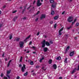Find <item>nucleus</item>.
<instances>
[{"mask_svg": "<svg viewBox=\"0 0 79 79\" xmlns=\"http://www.w3.org/2000/svg\"><path fill=\"white\" fill-rule=\"evenodd\" d=\"M22 72L23 73L25 71V70L26 69V65L25 64H23V66L21 68Z\"/></svg>", "mask_w": 79, "mask_h": 79, "instance_id": "1", "label": "nucleus"}, {"mask_svg": "<svg viewBox=\"0 0 79 79\" xmlns=\"http://www.w3.org/2000/svg\"><path fill=\"white\" fill-rule=\"evenodd\" d=\"M42 5V3L40 2V0H38L37 3V5L38 6H40Z\"/></svg>", "mask_w": 79, "mask_h": 79, "instance_id": "2", "label": "nucleus"}, {"mask_svg": "<svg viewBox=\"0 0 79 79\" xmlns=\"http://www.w3.org/2000/svg\"><path fill=\"white\" fill-rule=\"evenodd\" d=\"M73 17H69L68 19V21L69 23H71V22H72L73 21Z\"/></svg>", "mask_w": 79, "mask_h": 79, "instance_id": "3", "label": "nucleus"}, {"mask_svg": "<svg viewBox=\"0 0 79 79\" xmlns=\"http://www.w3.org/2000/svg\"><path fill=\"white\" fill-rule=\"evenodd\" d=\"M42 48H44V47H45V40H44L42 42Z\"/></svg>", "mask_w": 79, "mask_h": 79, "instance_id": "4", "label": "nucleus"}, {"mask_svg": "<svg viewBox=\"0 0 79 79\" xmlns=\"http://www.w3.org/2000/svg\"><path fill=\"white\" fill-rule=\"evenodd\" d=\"M24 43L23 41H20L19 43V45L20 46V47L21 48H22L23 47V45H24Z\"/></svg>", "mask_w": 79, "mask_h": 79, "instance_id": "5", "label": "nucleus"}, {"mask_svg": "<svg viewBox=\"0 0 79 79\" xmlns=\"http://www.w3.org/2000/svg\"><path fill=\"white\" fill-rule=\"evenodd\" d=\"M45 15L44 14H42L40 17V19H43V18H45Z\"/></svg>", "mask_w": 79, "mask_h": 79, "instance_id": "6", "label": "nucleus"}, {"mask_svg": "<svg viewBox=\"0 0 79 79\" xmlns=\"http://www.w3.org/2000/svg\"><path fill=\"white\" fill-rule=\"evenodd\" d=\"M56 3H54L52 4V8H55L56 7Z\"/></svg>", "mask_w": 79, "mask_h": 79, "instance_id": "7", "label": "nucleus"}, {"mask_svg": "<svg viewBox=\"0 0 79 79\" xmlns=\"http://www.w3.org/2000/svg\"><path fill=\"white\" fill-rule=\"evenodd\" d=\"M69 46H68L67 48L65 50V53H67V52H68V50H69Z\"/></svg>", "mask_w": 79, "mask_h": 79, "instance_id": "8", "label": "nucleus"}, {"mask_svg": "<svg viewBox=\"0 0 79 79\" xmlns=\"http://www.w3.org/2000/svg\"><path fill=\"white\" fill-rule=\"evenodd\" d=\"M31 37V35H29V36H28L26 39L24 40V42L26 43L27 42V40L29 39Z\"/></svg>", "mask_w": 79, "mask_h": 79, "instance_id": "9", "label": "nucleus"}, {"mask_svg": "<svg viewBox=\"0 0 79 79\" xmlns=\"http://www.w3.org/2000/svg\"><path fill=\"white\" fill-rule=\"evenodd\" d=\"M74 51L71 52L70 54V56H73V55H74Z\"/></svg>", "mask_w": 79, "mask_h": 79, "instance_id": "10", "label": "nucleus"}, {"mask_svg": "<svg viewBox=\"0 0 79 79\" xmlns=\"http://www.w3.org/2000/svg\"><path fill=\"white\" fill-rule=\"evenodd\" d=\"M48 50V48H44V52H47Z\"/></svg>", "mask_w": 79, "mask_h": 79, "instance_id": "11", "label": "nucleus"}, {"mask_svg": "<svg viewBox=\"0 0 79 79\" xmlns=\"http://www.w3.org/2000/svg\"><path fill=\"white\" fill-rule=\"evenodd\" d=\"M53 68L54 69H56V68H57V67L56 66V64H54L53 65Z\"/></svg>", "mask_w": 79, "mask_h": 79, "instance_id": "12", "label": "nucleus"}, {"mask_svg": "<svg viewBox=\"0 0 79 79\" xmlns=\"http://www.w3.org/2000/svg\"><path fill=\"white\" fill-rule=\"evenodd\" d=\"M45 44L46 45H47V46H50V43H48V42H46Z\"/></svg>", "mask_w": 79, "mask_h": 79, "instance_id": "13", "label": "nucleus"}, {"mask_svg": "<svg viewBox=\"0 0 79 79\" xmlns=\"http://www.w3.org/2000/svg\"><path fill=\"white\" fill-rule=\"evenodd\" d=\"M58 18H59V16H56L54 17V19L55 20H56V19H57Z\"/></svg>", "mask_w": 79, "mask_h": 79, "instance_id": "14", "label": "nucleus"}, {"mask_svg": "<svg viewBox=\"0 0 79 79\" xmlns=\"http://www.w3.org/2000/svg\"><path fill=\"white\" fill-rule=\"evenodd\" d=\"M56 60H61V57L59 56L56 58Z\"/></svg>", "mask_w": 79, "mask_h": 79, "instance_id": "15", "label": "nucleus"}, {"mask_svg": "<svg viewBox=\"0 0 79 79\" xmlns=\"http://www.w3.org/2000/svg\"><path fill=\"white\" fill-rule=\"evenodd\" d=\"M48 63L49 64H52V60L50 59L48 61Z\"/></svg>", "mask_w": 79, "mask_h": 79, "instance_id": "16", "label": "nucleus"}, {"mask_svg": "<svg viewBox=\"0 0 79 79\" xmlns=\"http://www.w3.org/2000/svg\"><path fill=\"white\" fill-rule=\"evenodd\" d=\"M76 72V69H74L72 72L71 73V74H74V73Z\"/></svg>", "mask_w": 79, "mask_h": 79, "instance_id": "17", "label": "nucleus"}, {"mask_svg": "<svg viewBox=\"0 0 79 79\" xmlns=\"http://www.w3.org/2000/svg\"><path fill=\"white\" fill-rule=\"evenodd\" d=\"M28 74V72H27L26 73L24 74L23 75L24 76H26Z\"/></svg>", "mask_w": 79, "mask_h": 79, "instance_id": "18", "label": "nucleus"}, {"mask_svg": "<svg viewBox=\"0 0 79 79\" xmlns=\"http://www.w3.org/2000/svg\"><path fill=\"white\" fill-rule=\"evenodd\" d=\"M51 14L52 15H55V12L53 11H52Z\"/></svg>", "mask_w": 79, "mask_h": 79, "instance_id": "19", "label": "nucleus"}, {"mask_svg": "<svg viewBox=\"0 0 79 79\" xmlns=\"http://www.w3.org/2000/svg\"><path fill=\"white\" fill-rule=\"evenodd\" d=\"M44 57H43L40 60V63H41L42 62V60H44Z\"/></svg>", "mask_w": 79, "mask_h": 79, "instance_id": "20", "label": "nucleus"}, {"mask_svg": "<svg viewBox=\"0 0 79 79\" xmlns=\"http://www.w3.org/2000/svg\"><path fill=\"white\" fill-rule=\"evenodd\" d=\"M18 18V16H15V17H14V18L13 19V21H15V20H16V19Z\"/></svg>", "mask_w": 79, "mask_h": 79, "instance_id": "21", "label": "nucleus"}, {"mask_svg": "<svg viewBox=\"0 0 79 79\" xmlns=\"http://www.w3.org/2000/svg\"><path fill=\"white\" fill-rule=\"evenodd\" d=\"M10 62H11V60H10V61L9 62V63L8 64V65H7V67H8V66H10Z\"/></svg>", "mask_w": 79, "mask_h": 79, "instance_id": "22", "label": "nucleus"}, {"mask_svg": "<svg viewBox=\"0 0 79 79\" xmlns=\"http://www.w3.org/2000/svg\"><path fill=\"white\" fill-rule=\"evenodd\" d=\"M50 2L51 3H54V0H50Z\"/></svg>", "mask_w": 79, "mask_h": 79, "instance_id": "23", "label": "nucleus"}, {"mask_svg": "<svg viewBox=\"0 0 79 79\" xmlns=\"http://www.w3.org/2000/svg\"><path fill=\"white\" fill-rule=\"evenodd\" d=\"M10 73H11V71H7V75H8L9 74H10Z\"/></svg>", "mask_w": 79, "mask_h": 79, "instance_id": "24", "label": "nucleus"}, {"mask_svg": "<svg viewBox=\"0 0 79 79\" xmlns=\"http://www.w3.org/2000/svg\"><path fill=\"white\" fill-rule=\"evenodd\" d=\"M19 40H20V38H17V39H16V41L17 42H18L19 41Z\"/></svg>", "mask_w": 79, "mask_h": 79, "instance_id": "25", "label": "nucleus"}, {"mask_svg": "<svg viewBox=\"0 0 79 79\" xmlns=\"http://www.w3.org/2000/svg\"><path fill=\"white\" fill-rule=\"evenodd\" d=\"M67 61H67V58H65V59L64 60V63H67Z\"/></svg>", "mask_w": 79, "mask_h": 79, "instance_id": "26", "label": "nucleus"}, {"mask_svg": "<svg viewBox=\"0 0 79 79\" xmlns=\"http://www.w3.org/2000/svg\"><path fill=\"white\" fill-rule=\"evenodd\" d=\"M65 38L66 39H68V35H65Z\"/></svg>", "mask_w": 79, "mask_h": 79, "instance_id": "27", "label": "nucleus"}, {"mask_svg": "<svg viewBox=\"0 0 79 79\" xmlns=\"http://www.w3.org/2000/svg\"><path fill=\"white\" fill-rule=\"evenodd\" d=\"M56 25H57V24L56 23H55L54 24V27L55 29H56Z\"/></svg>", "mask_w": 79, "mask_h": 79, "instance_id": "28", "label": "nucleus"}, {"mask_svg": "<svg viewBox=\"0 0 79 79\" xmlns=\"http://www.w3.org/2000/svg\"><path fill=\"white\" fill-rule=\"evenodd\" d=\"M63 29H64V27H63L62 28H61L60 30L59 31H60V32H61L62 31H63Z\"/></svg>", "mask_w": 79, "mask_h": 79, "instance_id": "29", "label": "nucleus"}, {"mask_svg": "<svg viewBox=\"0 0 79 79\" xmlns=\"http://www.w3.org/2000/svg\"><path fill=\"white\" fill-rule=\"evenodd\" d=\"M22 60H23V57L21 56L20 58V62H22Z\"/></svg>", "mask_w": 79, "mask_h": 79, "instance_id": "30", "label": "nucleus"}, {"mask_svg": "<svg viewBox=\"0 0 79 79\" xmlns=\"http://www.w3.org/2000/svg\"><path fill=\"white\" fill-rule=\"evenodd\" d=\"M6 76H7L9 79H10V77L8 75H6Z\"/></svg>", "mask_w": 79, "mask_h": 79, "instance_id": "31", "label": "nucleus"}, {"mask_svg": "<svg viewBox=\"0 0 79 79\" xmlns=\"http://www.w3.org/2000/svg\"><path fill=\"white\" fill-rule=\"evenodd\" d=\"M79 25V23H76V26H78Z\"/></svg>", "mask_w": 79, "mask_h": 79, "instance_id": "32", "label": "nucleus"}, {"mask_svg": "<svg viewBox=\"0 0 79 79\" xmlns=\"http://www.w3.org/2000/svg\"><path fill=\"white\" fill-rule=\"evenodd\" d=\"M13 38V37L12 36V35H10V39H11L12 38Z\"/></svg>", "mask_w": 79, "mask_h": 79, "instance_id": "33", "label": "nucleus"}, {"mask_svg": "<svg viewBox=\"0 0 79 79\" xmlns=\"http://www.w3.org/2000/svg\"><path fill=\"white\" fill-rule=\"evenodd\" d=\"M16 12H17V10H15L14 11L12 12L13 13H16Z\"/></svg>", "mask_w": 79, "mask_h": 79, "instance_id": "34", "label": "nucleus"}, {"mask_svg": "<svg viewBox=\"0 0 79 79\" xmlns=\"http://www.w3.org/2000/svg\"><path fill=\"white\" fill-rule=\"evenodd\" d=\"M3 76H4V74H3V73H1V76L2 77H3Z\"/></svg>", "mask_w": 79, "mask_h": 79, "instance_id": "35", "label": "nucleus"}, {"mask_svg": "<svg viewBox=\"0 0 79 79\" xmlns=\"http://www.w3.org/2000/svg\"><path fill=\"white\" fill-rule=\"evenodd\" d=\"M59 35H61V31H59Z\"/></svg>", "mask_w": 79, "mask_h": 79, "instance_id": "36", "label": "nucleus"}, {"mask_svg": "<svg viewBox=\"0 0 79 79\" xmlns=\"http://www.w3.org/2000/svg\"><path fill=\"white\" fill-rule=\"evenodd\" d=\"M33 61H31L30 62V64H31V65H33Z\"/></svg>", "mask_w": 79, "mask_h": 79, "instance_id": "37", "label": "nucleus"}, {"mask_svg": "<svg viewBox=\"0 0 79 79\" xmlns=\"http://www.w3.org/2000/svg\"><path fill=\"white\" fill-rule=\"evenodd\" d=\"M25 11V9H23V10L22 11V13L23 14V13H24Z\"/></svg>", "mask_w": 79, "mask_h": 79, "instance_id": "38", "label": "nucleus"}, {"mask_svg": "<svg viewBox=\"0 0 79 79\" xmlns=\"http://www.w3.org/2000/svg\"><path fill=\"white\" fill-rule=\"evenodd\" d=\"M49 42L51 44H53V42H52V41H50Z\"/></svg>", "mask_w": 79, "mask_h": 79, "instance_id": "39", "label": "nucleus"}, {"mask_svg": "<svg viewBox=\"0 0 79 79\" xmlns=\"http://www.w3.org/2000/svg\"><path fill=\"white\" fill-rule=\"evenodd\" d=\"M71 27H72L71 26H70V27L67 28V29H71Z\"/></svg>", "mask_w": 79, "mask_h": 79, "instance_id": "40", "label": "nucleus"}, {"mask_svg": "<svg viewBox=\"0 0 79 79\" xmlns=\"http://www.w3.org/2000/svg\"><path fill=\"white\" fill-rule=\"evenodd\" d=\"M2 27V24L0 23V29Z\"/></svg>", "mask_w": 79, "mask_h": 79, "instance_id": "41", "label": "nucleus"}, {"mask_svg": "<svg viewBox=\"0 0 79 79\" xmlns=\"http://www.w3.org/2000/svg\"><path fill=\"white\" fill-rule=\"evenodd\" d=\"M4 79H8V78L7 77H4Z\"/></svg>", "mask_w": 79, "mask_h": 79, "instance_id": "42", "label": "nucleus"}, {"mask_svg": "<svg viewBox=\"0 0 79 79\" xmlns=\"http://www.w3.org/2000/svg\"><path fill=\"white\" fill-rule=\"evenodd\" d=\"M77 71H79V64L78 65V68L77 69Z\"/></svg>", "mask_w": 79, "mask_h": 79, "instance_id": "43", "label": "nucleus"}, {"mask_svg": "<svg viewBox=\"0 0 79 79\" xmlns=\"http://www.w3.org/2000/svg\"><path fill=\"white\" fill-rule=\"evenodd\" d=\"M40 33V32H38L37 34V35L38 36L39 35V34Z\"/></svg>", "mask_w": 79, "mask_h": 79, "instance_id": "44", "label": "nucleus"}, {"mask_svg": "<svg viewBox=\"0 0 79 79\" xmlns=\"http://www.w3.org/2000/svg\"><path fill=\"white\" fill-rule=\"evenodd\" d=\"M38 19H39V18H37L35 19V21L37 22V21H38Z\"/></svg>", "mask_w": 79, "mask_h": 79, "instance_id": "45", "label": "nucleus"}, {"mask_svg": "<svg viewBox=\"0 0 79 79\" xmlns=\"http://www.w3.org/2000/svg\"><path fill=\"white\" fill-rule=\"evenodd\" d=\"M6 8V5H5L3 6V8Z\"/></svg>", "mask_w": 79, "mask_h": 79, "instance_id": "46", "label": "nucleus"}, {"mask_svg": "<svg viewBox=\"0 0 79 79\" xmlns=\"http://www.w3.org/2000/svg\"><path fill=\"white\" fill-rule=\"evenodd\" d=\"M50 24H53V21H51L50 22Z\"/></svg>", "mask_w": 79, "mask_h": 79, "instance_id": "47", "label": "nucleus"}, {"mask_svg": "<svg viewBox=\"0 0 79 79\" xmlns=\"http://www.w3.org/2000/svg\"><path fill=\"white\" fill-rule=\"evenodd\" d=\"M22 66V65H21V64H19V67H21Z\"/></svg>", "mask_w": 79, "mask_h": 79, "instance_id": "48", "label": "nucleus"}, {"mask_svg": "<svg viewBox=\"0 0 79 79\" xmlns=\"http://www.w3.org/2000/svg\"><path fill=\"white\" fill-rule=\"evenodd\" d=\"M64 13H65V11H64L62 13V15H64Z\"/></svg>", "mask_w": 79, "mask_h": 79, "instance_id": "49", "label": "nucleus"}, {"mask_svg": "<svg viewBox=\"0 0 79 79\" xmlns=\"http://www.w3.org/2000/svg\"><path fill=\"white\" fill-rule=\"evenodd\" d=\"M39 68V66H36V69H37V68Z\"/></svg>", "mask_w": 79, "mask_h": 79, "instance_id": "50", "label": "nucleus"}, {"mask_svg": "<svg viewBox=\"0 0 79 79\" xmlns=\"http://www.w3.org/2000/svg\"><path fill=\"white\" fill-rule=\"evenodd\" d=\"M32 44V41H30L29 43V45H31Z\"/></svg>", "mask_w": 79, "mask_h": 79, "instance_id": "51", "label": "nucleus"}, {"mask_svg": "<svg viewBox=\"0 0 79 79\" xmlns=\"http://www.w3.org/2000/svg\"><path fill=\"white\" fill-rule=\"evenodd\" d=\"M5 55V54L4 53H3L2 55V57H4V55Z\"/></svg>", "mask_w": 79, "mask_h": 79, "instance_id": "52", "label": "nucleus"}, {"mask_svg": "<svg viewBox=\"0 0 79 79\" xmlns=\"http://www.w3.org/2000/svg\"><path fill=\"white\" fill-rule=\"evenodd\" d=\"M33 76H35L36 75L35 74V73H33Z\"/></svg>", "mask_w": 79, "mask_h": 79, "instance_id": "53", "label": "nucleus"}, {"mask_svg": "<svg viewBox=\"0 0 79 79\" xmlns=\"http://www.w3.org/2000/svg\"><path fill=\"white\" fill-rule=\"evenodd\" d=\"M23 19L25 20V19H26V17H24L23 18Z\"/></svg>", "mask_w": 79, "mask_h": 79, "instance_id": "54", "label": "nucleus"}, {"mask_svg": "<svg viewBox=\"0 0 79 79\" xmlns=\"http://www.w3.org/2000/svg\"><path fill=\"white\" fill-rule=\"evenodd\" d=\"M31 6H30L28 8H27V10H29V8H30V7H31Z\"/></svg>", "mask_w": 79, "mask_h": 79, "instance_id": "55", "label": "nucleus"}, {"mask_svg": "<svg viewBox=\"0 0 79 79\" xmlns=\"http://www.w3.org/2000/svg\"><path fill=\"white\" fill-rule=\"evenodd\" d=\"M16 79H19V77L18 76L17 77Z\"/></svg>", "mask_w": 79, "mask_h": 79, "instance_id": "56", "label": "nucleus"}, {"mask_svg": "<svg viewBox=\"0 0 79 79\" xmlns=\"http://www.w3.org/2000/svg\"><path fill=\"white\" fill-rule=\"evenodd\" d=\"M28 61L29 62V63H30V62H31V60H29Z\"/></svg>", "mask_w": 79, "mask_h": 79, "instance_id": "57", "label": "nucleus"}, {"mask_svg": "<svg viewBox=\"0 0 79 79\" xmlns=\"http://www.w3.org/2000/svg\"><path fill=\"white\" fill-rule=\"evenodd\" d=\"M77 20V19H75L74 20V23H75V22H76V20Z\"/></svg>", "mask_w": 79, "mask_h": 79, "instance_id": "58", "label": "nucleus"}, {"mask_svg": "<svg viewBox=\"0 0 79 79\" xmlns=\"http://www.w3.org/2000/svg\"><path fill=\"white\" fill-rule=\"evenodd\" d=\"M40 13V11H39L37 12V14H39V13Z\"/></svg>", "mask_w": 79, "mask_h": 79, "instance_id": "59", "label": "nucleus"}, {"mask_svg": "<svg viewBox=\"0 0 79 79\" xmlns=\"http://www.w3.org/2000/svg\"><path fill=\"white\" fill-rule=\"evenodd\" d=\"M35 3V1H34V2H33V4H34Z\"/></svg>", "mask_w": 79, "mask_h": 79, "instance_id": "60", "label": "nucleus"}, {"mask_svg": "<svg viewBox=\"0 0 79 79\" xmlns=\"http://www.w3.org/2000/svg\"><path fill=\"white\" fill-rule=\"evenodd\" d=\"M33 53H34V54H35L36 53V52H33Z\"/></svg>", "mask_w": 79, "mask_h": 79, "instance_id": "61", "label": "nucleus"}, {"mask_svg": "<svg viewBox=\"0 0 79 79\" xmlns=\"http://www.w3.org/2000/svg\"><path fill=\"white\" fill-rule=\"evenodd\" d=\"M59 79H62V77H60L59 78Z\"/></svg>", "mask_w": 79, "mask_h": 79, "instance_id": "62", "label": "nucleus"}, {"mask_svg": "<svg viewBox=\"0 0 79 79\" xmlns=\"http://www.w3.org/2000/svg\"><path fill=\"white\" fill-rule=\"evenodd\" d=\"M77 37H75V40H77Z\"/></svg>", "mask_w": 79, "mask_h": 79, "instance_id": "63", "label": "nucleus"}, {"mask_svg": "<svg viewBox=\"0 0 79 79\" xmlns=\"http://www.w3.org/2000/svg\"><path fill=\"white\" fill-rule=\"evenodd\" d=\"M12 0H7L8 2H11Z\"/></svg>", "mask_w": 79, "mask_h": 79, "instance_id": "64", "label": "nucleus"}]
</instances>
